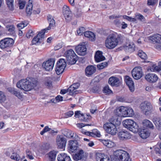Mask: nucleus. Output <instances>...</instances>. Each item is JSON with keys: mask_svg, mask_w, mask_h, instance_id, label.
I'll return each instance as SVG.
<instances>
[{"mask_svg": "<svg viewBox=\"0 0 161 161\" xmlns=\"http://www.w3.org/2000/svg\"><path fill=\"white\" fill-rule=\"evenodd\" d=\"M37 82L35 79L29 80L22 79L18 81L17 84V86L21 90L25 91H29L36 87Z\"/></svg>", "mask_w": 161, "mask_h": 161, "instance_id": "nucleus-1", "label": "nucleus"}, {"mask_svg": "<svg viewBox=\"0 0 161 161\" xmlns=\"http://www.w3.org/2000/svg\"><path fill=\"white\" fill-rule=\"evenodd\" d=\"M122 38L120 35H119L117 37L114 35H109L105 40L106 47L109 49L114 48L117 45L118 41H121Z\"/></svg>", "mask_w": 161, "mask_h": 161, "instance_id": "nucleus-2", "label": "nucleus"}, {"mask_svg": "<svg viewBox=\"0 0 161 161\" xmlns=\"http://www.w3.org/2000/svg\"><path fill=\"white\" fill-rule=\"evenodd\" d=\"M123 126L134 133H136L139 130V126L134 121L131 119H126L123 122Z\"/></svg>", "mask_w": 161, "mask_h": 161, "instance_id": "nucleus-3", "label": "nucleus"}, {"mask_svg": "<svg viewBox=\"0 0 161 161\" xmlns=\"http://www.w3.org/2000/svg\"><path fill=\"white\" fill-rule=\"evenodd\" d=\"M65 54L68 63L71 65L75 63L77 60V55L72 49L67 50Z\"/></svg>", "mask_w": 161, "mask_h": 161, "instance_id": "nucleus-4", "label": "nucleus"}, {"mask_svg": "<svg viewBox=\"0 0 161 161\" xmlns=\"http://www.w3.org/2000/svg\"><path fill=\"white\" fill-rule=\"evenodd\" d=\"M103 128L107 133L112 135H115L118 131L116 126L110 123H106Z\"/></svg>", "mask_w": 161, "mask_h": 161, "instance_id": "nucleus-5", "label": "nucleus"}, {"mask_svg": "<svg viewBox=\"0 0 161 161\" xmlns=\"http://www.w3.org/2000/svg\"><path fill=\"white\" fill-rule=\"evenodd\" d=\"M66 65V63L63 59H60L57 62L55 71L58 75L62 74Z\"/></svg>", "mask_w": 161, "mask_h": 161, "instance_id": "nucleus-6", "label": "nucleus"}, {"mask_svg": "<svg viewBox=\"0 0 161 161\" xmlns=\"http://www.w3.org/2000/svg\"><path fill=\"white\" fill-rule=\"evenodd\" d=\"M14 43V40L11 38H6L0 41V48H5L12 46Z\"/></svg>", "mask_w": 161, "mask_h": 161, "instance_id": "nucleus-7", "label": "nucleus"}, {"mask_svg": "<svg viewBox=\"0 0 161 161\" xmlns=\"http://www.w3.org/2000/svg\"><path fill=\"white\" fill-rule=\"evenodd\" d=\"M87 157V154L82 149H80L73 156V159L76 161L84 159Z\"/></svg>", "mask_w": 161, "mask_h": 161, "instance_id": "nucleus-8", "label": "nucleus"}, {"mask_svg": "<svg viewBox=\"0 0 161 161\" xmlns=\"http://www.w3.org/2000/svg\"><path fill=\"white\" fill-rule=\"evenodd\" d=\"M141 108L144 111L145 114L147 115L152 109L153 107L150 102L144 101L141 104Z\"/></svg>", "mask_w": 161, "mask_h": 161, "instance_id": "nucleus-9", "label": "nucleus"}, {"mask_svg": "<svg viewBox=\"0 0 161 161\" xmlns=\"http://www.w3.org/2000/svg\"><path fill=\"white\" fill-rule=\"evenodd\" d=\"M56 142L58 147L60 149H63L66 146V139L62 136L58 135L56 138Z\"/></svg>", "mask_w": 161, "mask_h": 161, "instance_id": "nucleus-10", "label": "nucleus"}, {"mask_svg": "<svg viewBox=\"0 0 161 161\" xmlns=\"http://www.w3.org/2000/svg\"><path fill=\"white\" fill-rule=\"evenodd\" d=\"M45 31L43 30L40 32L33 39L32 43L33 44L39 45L41 43L42 39L44 38Z\"/></svg>", "mask_w": 161, "mask_h": 161, "instance_id": "nucleus-11", "label": "nucleus"}, {"mask_svg": "<svg viewBox=\"0 0 161 161\" xmlns=\"http://www.w3.org/2000/svg\"><path fill=\"white\" fill-rule=\"evenodd\" d=\"M124 151L122 150H118L114 152L113 155L111 156L112 161H121V158Z\"/></svg>", "mask_w": 161, "mask_h": 161, "instance_id": "nucleus-12", "label": "nucleus"}, {"mask_svg": "<svg viewBox=\"0 0 161 161\" xmlns=\"http://www.w3.org/2000/svg\"><path fill=\"white\" fill-rule=\"evenodd\" d=\"M131 73L133 77L135 79H140L142 75L141 67H135L132 70Z\"/></svg>", "mask_w": 161, "mask_h": 161, "instance_id": "nucleus-13", "label": "nucleus"}, {"mask_svg": "<svg viewBox=\"0 0 161 161\" xmlns=\"http://www.w3.org/2000/svg\"><path fill=\"white\" fill-rule=\"evenodd\" d=\"M95 158L97 161H112V159L108 156L100 153H96Z\"/></svg>", "mask_w": 161, "mask_h": 161, "instance_id": "nucleus-14", "label": "nucleus"}, {"mask_svg": "<svg viewBox=\"0 0 161 161\" xmlns=\"http://www.w3.org/2000/svg\"><path fill=\"white\" fill-rule=\"evenodd\" d=\"M83 44H79L75 47V50L77 54L80 55L84 56L86 53V48L85 43Z\"/></svg>", "mask_w": 161, "mask_h": 161, "instance_id": "nucleus-15", "label": "nucleus"}, {"mask_svg": "<svg viewBox=\"0 0 161 161\" xmlns=\"http://www.w3.org/2000/svg\"><path fill=\"white\" fill-rule=\"evenodd\" d=\"M63 12L65 19L68 21L71 19L72 13L69 8L66 5L63 7Z\"/></svg>", "mask_w": 161, "mask_h": 161, "instance_id": "nucleus-16", "label": "nucleus"}, {"mask_svg": "<svg viewBox=\"0 0 161 161\" xmlns=\"http://www.w3.org/2000/svg\"><path fill=\"white\" fill-rule=\"evenodd\" d=\"M79 145L78 143L76 141L71 140L69 142V153H73L76 150Z\"/></svg>", "mask_w": 161, "mask_h": 161, "instance_id": "nucleus-17", "label": "nucleus"}, {"mask_svg": "<svg viewBox=\"0 0 161 161\" xmlns=\"http://www.w3.org/2000/svg\"><path fill=\"white\" fill-rule=\"evenodd\" d=\"M54 64V61L53 60H49L45 63H43L42 66L46 70L50 71L53 69Z\"/></svg>", "mask_w": 161, "mask_h": 161, "instance_id": "nucleus-18", "label": "nucleus"}, {"mask_svg": "<svg viewBox=\"0 0 161 161\" xmlns=\"http://www.w3.org/2000/svg\"><path fill=\"white\" fill-rule=\"evenodd\" d=\"M125 81L126 85L128 86L131 92L134 91L135 87L134 83L131 78L128 76H125Z\"/></svg>", "mask_w": 161, "mask_h": 161, "instance_id": "nucleus-19", "label": "nucleus"}, {"mask_svg": "<svg viewBox=\"0 0 161 161\" xmlns=\"http://www.w3.org/2000/svg\"><path fill=\"white\" fill-rule=\"evenodd\" d=\"M135 46L133 42H130L127 43L126 46L124 47V50L127 53H131L135 51Z\"/></svg>", "mask_w": 161, "mask_h": 161, "instance_id": "nucleus-20", "label": "nucleus"}, {"mask_svg": "<svg viewBox=\"0 0 161 161\" xmlns=\"http://www.w3.org/2000/svg\"><path fill=\"white\" fill-rule=\"evenodd\" d=\"M118 136L120 139L121 140L129 139L131 137L130 134L125 130H122L119 132Z\"/></svg>", "mask_w": 161, "mask_h": 161, "instance_id": "nucleus-21", "label": "nucleus"}, {"mask_svg": "<svg viewBox=\"0 0 161 161\" xmlns=\"http://www.w3.org/2000/svg\"><path fill=\"white\" fill-rule=\"evenodd\" d=\"M146 80L150 82L154 83L156 82L158 79L157 76L154 74L149 73L145 76Z\"/></svg>", "mask_w": 161, "mask_h": 161, "instance_id": "nucleus-22", "label": "nucleus"}, {"mask_svg": "<svg viewBox=\"0 0 161 161\" xmlns=\"http://www.w3.org/2000/svg\"><path fill=\"white\" fill-rule=\"evenodd\" d=\"M96 69V67L93 65L87 66L85 69L86 75L88 76H90L95 72Z\"/></svg>", "mask_w": 161, "mask_h": 161, "instance_id": "nucleus-23", "label": "nucleus"}, {"mask_svg": "<svg viewBox=\"0 0 161 161\" xmlns=\"http://www.w3.org/2000/svg\"><path fill=\"white\" fill-rule=\"evenodd\" d=\"M47 20L49 23V26L47 28L43 30L44 31H45V32L47 30H50L52 27L55 26V21L52 16L50 15H48L47 16Z\"/></svg>", "mask_w": 161, "mask_h": 161, "instance_id": "nucleus-24", "label": "nucleus"}, {"mask_svg": "<svg viewBox=\"0 0 161 161\" xmlns=\"http://www.w3.org/2000/svg\"><path fill=\"white\" fill-rule=\"evenodd\" d=\"M139 134L142 138L145 139L149 136L150 133L147 129H142L139 131Z\"/></svg>", "mask_w": 161, "mask_h": 161, "instance_id": "nucleus-25", "label": "nucleus"}, {"mask_svg": "<svg viewBox=\"0 0 161 161\" xmlns=\"http://www.w3.org/2000/svg\"><path fill=\"white\" fill-rule=\"evenodd\" d=\"M108 83L112 86H118L120 83V80L117 78L112 76L109 78Z\"/></svg>", "mask_w": 161, "mask_h": 161, "instance_id": "nucleus-26", "label": "nucleus"}, {"mask_svg": "<svg viewBox=\"0 0 161 161\" xmlns=\"http://www.w3.org/2000/svg\"><path fill=\"white\" fill-rule=\"evenodd\" d=\"M62 133L67 137L71 138L74 137V132L73 131L67 129L62 130Z\"/></svg>", "mask_w": 161, "mask_h": 161, "instance_id": "nucleus-27", "label": "nucleus"}, {"mask_svg": "<svg viewBox=\"0 0 161 161\" xmlns=\"http://www.w3.org/2000/svg\"><path fill=\"white\" fill-rule=\"evenodd\" d=\"M102 53V52L100 51L96 52L94 57L96 62H99L105 60V58L103 55Z\"/></svg>", "mask_w": 161, "mask_h": 161, "instance_id": "nucleus-28", "label": "nucleus"}, {"mask_svg": "<svg viewBox=\"0 0 161 161\" xmlns=\"http://www.w3.org/2000/svg\"><path fill=\"white\" fill-rule=\"evenodd\" d=\"M57 159L58 161H71L70 157L65 153L58 155Z\"/></svg>", "mask_w": 161, "mask_h": 161, "instance_id": "nucleus-29", "label": "nucleus"}, {"mask_svg": "<svg viewBox=\"0 0 161 161\" xmlns=\"http://www.w3.org/2000/svg\"><path fill=\"white\" fill-rule=\"evenodd\" d=\"M150 39L153 42L161 43V35L156 34L150 37Z\"/></svg>", "mask_w": 161, "mask_h": 161, "instance_id": "nucleus-30", "label": "nucleus"}, {"mask_svg": "<svg viewBox=\"0 0 161 161\" xmlns=\"http://www.w3.org/2000/svg\"><path fill=\"white\" fill-rule=\"evenodd\" d=\"M109 123L116 126L119 125L121 123L120 121L118 119V117L116 116L112 117L109 119Z\"/></svg>", "mask_w": 161, "mask_h": 161, "instance_id": "nucleus-31", "label": "nucleus"}, {"mask_svg": "<svg viewBox=\"0 0 161 161\" xmlns=\"http://www.w3.org/2000/svg\"><path fill=\"white\" fill-rule=\"evenodd\" d=\"M84 36L86 37L89 38L92 41L95 40V35L92 32L86 31L84 33Z\"/></svg>", "mask_w": 161, "mask_h": 161, "instance_id": "nucleus-32", "label": "nucleus"}, {"mask_svg": "<svg viewBox=\"0 0 161 161\" xmlns=\"http://www.w3.org/2000/svg\"><path fill=\"white\" fill-rule=\"evenodd\" d=\"M103 143L104 145L108 148H112L115 146V143L110 140H103Z\"/></svg>", "mask_w": 161, "mask_h": 161, "instance_id": "nucleus-33", "label": "nucleus"}, {"mask_svg": "<svg viewBox=\"0 0 161 161\" xmlns=\"http://www.w3.org/2000/svg\"><path fill=\"white\" fill-rule=\"evenodd\" d=\"M121 161H131L129 154L126 151H124L121 158Z\"/></svg>", "mask_w": 161, "mask_h": 161, "instance_id": "nucleus-34", "label": "nucleus"}, {"mask_svg": "<svg viewBox=\"0 0 161 161\" xmlns=\"http://www.w3.org/2000/svg\"><path fill=\"white\" fill-rule=\"evenodd\" d=\"M143 125L147 127L153 129V124L149 120H144L143 122Z\"/></svg>", "mask_w": 161, "mask_h": 161, "instance_id": "nucleus-35", "label": "nucleus"}, {"mask_svg": "<svg viewBox=\"0 0 161 161\" xmlns=\"http://www.w3.org/2000/svg\"><path fill=\"white\" fill-rule=\"evenodd\" d=\"M68 90L69 94L71 95L77 94L78 93V91L73 88L71 86L68 89Z\"/></svg>", "mask_w": 161, "mask_h": 161, "instance_id": "nucleus-36", "label": "nucleus"}, {"mask_svg": "<svg viewBox=\"0 0 161 161\" xmlns=\"http://www.w3.org/2000/svg\"><path fill=\"white\" fill-rule=\"evenodd\" d=\"M138 54V55L142 59H146L147 58V54L142 50H139Z\"/></svg>", "mask_w": 161, "mask_h": 161, "instance_id": "nucleus-37", "label": "nucleus"}, {"mask_svg": "<svg viewBox=\"0 0 161 161\" xmlns=\"http://www.w3.org/2000/svg\"><path fill=\"white\" fill-rule=\"evenodd\" d=\"M7 5L9 9L11 10L14 9V0H6Z\"/></svg>", "mask_w": 161, "mask_h": 161, "instance_id": "nucleus-38", "label": "nucleus"}, {"mask_svg": "<svg viewBox=\"0 0 161 161\" xmlns=\"http://www.w3.org/2000/svg\"><path fill=\"white\" fill-rule=\"evenodd\" d=\"M51 161H54L56 157V153L55 152H51L48 154Z\"/></svg>", "mask_w": 161, "mask_h": 161, "instance_id": "nucleus-39", "label": "nucleus"}, {"mask_svg": "<svg viewBox=\"0 0 161 161\" xmlns=\"http://www.w3.org/2000/svg\"><path fill=\"white\" fill-rule=\"evenodd\" d=\"M45 86L49 89H51L53 87L52 82L51 80H46L44 83Z\"/></svg>", "mask_w": 161, "mask_h": 161, "instance_id": "nucleus-40", "label": "nucleus"}, {"mask_svg": "<svg viewBox=\"0 0 161 161\" xmlns=\"http://www.w3.org/2000/svg\"><path fill=\"white\" fill-rule=\"evenodd\" d=\"M134 115L133 110L130 108H127V117H132Z\"/></svg>", "mask_w": 161, "mask_h": 161, "instance_id": "nucleus-41", "label": "nucleus"}, {"mask_svg": "<svg viewBox=\"0 0 161 161\" xmlns=\"http://www.w3.org/2000/svg\"><path fill=\"white\" fill-rule=\"evenodd\" d=\"M121 107L117 108L114 111V113L118 116H122V113L121 112Z\"/></svg>", "mask_w": 161, "mask_h": 161, "instance_id": "nucleus-42", "label": "nucleus"}, {"mask_svg": "<svg viewBox=\"0 0 161 161\" xmlns=\"http://www.w3.org/2000/svg\"><path fill=\"white\" fill-rule=\"evenodd\" d=\"M108 65V63L107 62L102 63L97 65V67L99 69H103L107 67Z\"/></svg>", "mask_w": 161, "mask_h": 161, "instance_id": "nucleus-43", "label": "nucleus"}, {"mask_svg": "<svg viewBox=\"0 0 161 161\" xmlns=\"http://www.w3.org/2000/svg\"><path fill=\"white\" fill-rule=\"evenodd\" d=\"M121 112L122 113V116L127 117V108L121 106Z\"/></svg>", "mask_w": 161, "mask_h": 161, "instance_id": "nucleus-44", "label": "nucleus"}, {"mask_svg": "<svg viewBox=\"0 0 161 161\" xmlns=\"http://www.w3.org/2000/svg\"><path fill=\"white\" fill-rule=\"evenodd\" d=\"M18 2L20 9L23 8L25 4V1L24 0H18Z\"/></svg>", "mask_w": 161, "mask_h": 161, "instance_id": "nucleus-45", "label": "nucleus"}, {"mask_svg": "<svg viewBox=\"0 0 161 161\" xmlns=\"http://www.w3.org/2000/svg\"><path fill=\"white\" fill-rule=\"evenodd\" d=\"M85 29L83 27L80 28L77 31V33L78 35L81 36L82 35L83 33H85Z\"/></svg>", "mask_w": 161, "mask_h": 161, "instance_id": "nucleus-46", "label": "nucleus"}, {"mask_svg": "<svg viewBox=\"0 0 161 161\" xmlns=\"http://www.w3.org/2000/svg\"><path fill=\"white\" fill-rule=\"evenodd\" d=\"M10 158L12 159L18 161L20 157L18 154L16 153H13L11 156Z\"/></svg>", "mask_w": 161, "mask_h": 161, "instance_id": "nucleus-47", "label": "nucleus"}, {"mask_svg": "<svg viewBox=\"0 0 161 161\" xmlns=\"http://www.w3.org/2000/svg\"><path fill=\"white\" fill-rule=\"evenodd\" d=\"M136 19H138L142 22L144 21L145 19L144 17L140 14H137L136 15Z\"/></svg>", "mask_w": 161, "mask_h": 161, "instance_id": "nucleus-48", "label": "nucleus"}, {"mask_svg": "<svg viewBox=\"0 0 161 161\" xmlns=\"http://www.w3.org/2000/svg\"><path fill=\"white\" fill-rule=\"evenodd\" d=\"M32 7V5H28L27 6L26 9V13L28 14H31Z\"/></svg>", "mask_w": 161, "mask_h": 161, "instance_id": "nucleus-49", "label": "nucleus"}, {"mask_svg": "<svg viewBox=\"0 0 161 161\" xmlns=\"http://www.w3.org/2000/svg\"><path fill=\"white\" fill-rule=\"evenodd\" d=\"M123 17L124 19H126L130 21L135 22L136 21V19L132 18L126 15H124L123 16Z\"/></svg>", "mask_w": 161, "mask_h": 161, "instance_id": "nucleus-50", "label": "nucleus"}, {"mask_svg": "<svg viewBox=\"0 0 161 161\" xmlns=\"http://www.w3.org/2000/svg\"><path fill=\"white\" fill-rule=\"evenodd\" d=\"M150 70L151 71H158L161 70V69L158 67V65L157 66L155 65H153L151 68Z\"/></svg>", "mask_w": 161, "mask_h": 161, "instance_id": "nucleus-51", "label": "nucleus"}, {"mask_svg": "<svg viewBox=\"0 0 161 161\" xmlns=\"http://www.w3.org/2000/svg\"><path fill=\"white\" fill-rule=\"evenodd\" d=\"M5 100V97L2 92L0 91V102H3Z\"/></svg>", "mask_w": 161, "mask_h": 161, "instance_id": "nucleus-52", "label": "nucleus"}, {"mask_svg": "<svg viewBox=\"0 0 161 161\" xmlns=\"http://www.w3.org/2000/svg\"><path fill=\"white\" fill-rule=\"evenodd\" d=\"M7 30L10 32H12L14 31V28L13 25H8L6 27Z\"/></svg>", "mask_w": 161, "mask_h": 161, "instance_id": "nucleus-53", "label": "nucleus"}, {"mask_svg": "<svg viewBox=\"0 0 161 161\" xmlns=\"http://www.w3.org/2000/svg\"><path fill=\"white\" fill-rule=\"evenodd\" d=\"M75 14L77 16H79L81 14L80 9L75 8L74 10Z\"/></svg>", "mask_w": 161, "mask_h": 161, "instance_id": "nucleus-54", "label": "nucleus"}, {"mask_svg": "<svg viewBox=\"0 0 161 161\" xmlns=\"http://www.w3.org/2000/svg\"><path fill=\"white\" fill-rule=\"evenodd\" d=\"M103 92L107 94H110L112 92V91L109 89L108 86H106L104 88Z\"/></svg>", "mask_w": 161, "mask_h": 161, "instance_id": "nucleus-55", "label": "nucleus"}, {"mask_svg": "<svg viewBox=\"0 0 161 161\" xmlns=\"http://www.w3.org/2000/svg\"><path fill=\"white\" fill-rule=\"evenodd\" d=\"M50 130L51 129L49 128L48 126H46L45 127L43 130L41 132L40 134L42 135L45 133L50 131Z\"/></svg>", "mask_w": 161, "mask_h": 161, "instance_id": "nucleus-56", "label": "nucleus"}, {"mask_svg": "<svg viewBox=\"0 0 161 161\" xmlns=\"http://www.w3.org/2000/svg\"><path fill=\"white\" fill-rule=\"evenodd\" d=\"M33 32L32 30H29L28 32L26 34V36L27 38H29L33 35Z\"/></svg>", "mask_w": 161, "mask_h": 161, "instance_id": "nucleus-57", "label": "nucleus"}, {"mask_svg": "<svg viewBox=\"0 0 161 161\" xmlns=\"http://www.w3.org/2000/svg\"><path fill=\"white\" fill-rule=\"evenodd\" d=\"M154 123L156 125L157 129L158 130V127L161 126V120L159 121H154Z\"/></svg>", "mask_w": 161, "mask_h": 161, "instance_id": "nucleus-58", "label": "nucleus"}, {"mask_svg": "<svg viewBox=\"0 0 161 161\" xmlns=\"http://www.w3.org/2000/svg\"><path fill=\"white\" fill-rule=\"evenodd\" d=\"M80 116L83 117L84 116L83 114H81L80 111H77L75 112V117H79Z\"/></svg>", "mask_w": 161, "mask_h": 161, "instance_id": "nucleus-59", "label": "nucleus"}, {"mask_svg": "<svg viewBox=\"0 0 161 161\" xmlns=\"http://www.w3.org/2000/svg\"><path fill=\"white\" fill-rule=\"evenodd\" d=\"M14 94L20 99H21L22 98L23 96L21 94L16 90L15 91V92H14Z\"/></svg>", "mask_w": 161, "mask_h": 161, "instance_id": "nucleus-60", "label": "nucleus"}, {"mask_svg": "<svg viewBox=\"0 0 161 161\" xmlns=\"http://www.w3.org/2000/svg\"><path fill=\"white\" fill-rule=\"evenodd\" d=\"M74 114V112L73 111H69L65 114V117L68 118L71 117Z\"/></svg>", "mask_w": 161, "mask_h": 161, "instance_id": "nucleus-61", "label": "nucleus"}, {"mask_svg": "<svg viewBox=\"0 0 161 161\" xmlns=\"http://www.w3.org/2000/svg\"><path fill=\"white\" fill-rule=\"evenodd\" d=\"M157 0H148L147 4L149 5H152L156 3L157 2Z\"/></svg>", "mask_w": 161, "mask_h": 161, "instance_id": "nucleus-62", "label": "nucleus"}, {"mask_svg": "<svg viewBox=\"0 0 161 161\" xmlns=\"http://www.w3.org/2000/svg\"><path fill=\"white\" fill-rule=\"evenodd\" d=\"M100 91V89L97 86H94L92 89V92L94 93H97Z\"/></svg>", "mask_w": 161, "mask_h": 161, "instance_id": "nucleus-63", "label": "nucleus"}, {"mask_svg": "<svg viewBox=\"0 0 161 161\" xmlns=\"http://www.w3.org/2000/svg\"><path fill=\"white\" fill-rule=\"evenodd\" d=\"M55 98L56 101L58 102L62 101L63 100V97L60 95L57 96Z\"/></svg>", "mask_w": 161, "mask_h": 161, "instance_id": "nucleus-64", "label": "nucleus"}]
</instances>
